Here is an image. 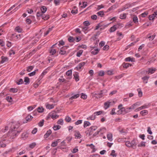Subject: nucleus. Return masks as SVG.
Masks as SVG:
<instances>
[{"label": "nucleus", "mask_w": 157, "mask_h": 157, "mask_svg": "<svg viewBox=\"0 0 157 157\" xmlns=\"http://www.w3.org/2000/svg\"><path fill=\"white\" fill-rule=\"evenodd\" d=\"M11 125L10 128L9 133L11 135L12 138H13L21 132L22 128H19L20 126V124L18 122H12L8 125L9 126H6L5 129L7 131L9 129V127Z\"/></svg>", "instance_id": "1"}, {"label": "nucleus", "mask_w": 157, "mask_h": 157, "mask_svg": "<svg viewBox=\"0 0 157 157\" xmlns=\"http://www.w3.org/2000/svg\"><path fill=\"white\" fill-rule=\"evenodd\" d=\"M97 128L96 126H91L86 131L85 133L87 136H89L92 134L93 131L97 129Z\"/></svg>", "instance_id": "2"}, {"label": "nucleus", "mask_w": 157, "mask_h": 157, "mask_svg": "<svg viewBox=\"0 0 157 157\" xmlns=\"http://www.w3.org/2000/svg\"><path fill=\"white\" fill-rule=\"evenodd\" d=\"M126 145L129 147H132L135 149L136 147V141L135 140H133L131 142L129 141H127L126 142Z\"/></svg>", "instance_id": "3"}, {"label": "nucleus", "mask_w": 157, "mask_h": 157, "mask_svg": "<svg viewBox=\"0 0 157 157\" xmlns=\"http://www.w3.org/2000/svg\"><path fill=\"white\" fill-rule=\"evenodd\" d=\"M107 90H101L100 93H95V94L97 95L95 96L96 98H100L102 97V94L104 93H105L107 92Z\"/></svg>", "instance_id": "4"}, {"label": "nucleus", "mask_w": 157, "mask_h": 157, "mask_svg": "<svg viewBox=\"0 0 157 157\" xmlns=\"http://www.w3.org/2000/svg\"><path fill=\"white\" fill-rule=\"evenodd\" d=\"M68 47L64 46L61 48L59 52V54L61 55H66V51L65 50L67 49Z\"/></svg>", "instance_id": "5"}, {"label": "nucleus", "mask_w": 157, "mask_h": 157, "mask_svg": "<svg viewBox=\"0 0 157 157\" xmlns=\"http://www.w3.org/2000/svg\"><path fill=\"white\" fill-rule=\"evenodd\" d=\"M155 17L157 18V11L155 12L152 15H149V18L150 20H153Z\"/></svg>", "instance_id": "6"}, {"label": "nucleus", "mask_w": 157, "mask_h": 157, "mask_svg": "<svg viewBox=\"0 0 157 157\" xmlns=\"http://www.w3.org/2000/svg\"><path fill=\"white\" fill-rule=\"evenodd\" d=\"M1 61L0 63H3L5 62H7L9 60L8 58L7 57H5L3 56H1Z\"/></svg>", "instance_id": "7"}, {"label": "nucleus", "mask_w": 157, "mask_h": 157, "mask_svg": "<svg viewBox=\"0 0 157 157\" xmlns=\"http://www.w3.org/2000/svg\"><path fill=\"white\" fill-rule=\"evenodd\" d=\"M50 116L53 119H55L58 117L59 116L56 114L55 112L52 113H50Z\"/></svg>", "instance_id": "8"}, {"label": "nucleus", "mask_w": 157, "mask_h": 157, "mask_svg": "<svg viewBox=\"0 0 157 157\" xmlns=\"http://www.w3.org/2000/svg\"><path fill=\"white\" fill-rule=\"evenodd\" d=\"M156 69L155 68L151 67L148 68V74H151L155 71Z\"/></svg>", "instance_id": "9"}, {"label": "nucleus", "mask_w": 157, "mask_h": 157, "mask_svg": "<svg viewBox=\"0 0 157 157\" xmlns=\"http://www.w3.org/2000/svg\"><path fill=\"white\" fill-rule=\"evenodd\" d=\"M85 64V62H81L79 63L78 66L76 67L77 70H78L81 69L82 67L84 66Z\"/></svg>", "instance_id": "10"}, {"label": "nucleus", "mask_w": 157, "mask_h": 157, "mask_svg": "<svg viewBox=\"0 0 157 157\" xmlns=\"http://www.w3.org/2000/svg\"><path fill=\"white\" fill-rule=\"evenodd\" d=\"M33 117L29 115H28V116H27V117H26L25 119L26 121L25 122H23V123H26L27 122H29L33 118Z\"/></svg>", "instance_id": "11"}, {"label": "nucleus", "mask_w": 157, "mask_h": 157, "mask_svg": "<svg viewBox=\"0 0 157 157\" xmlns=\"http://www.w3.org/2000/svg\"><path fill=\"white\" fill-rule=\"evenodd\" d=\"M74 78H75V80L77 82L79 80V76L78 75V73L77 72L75 73L73 75Z\"/></svg>", "instance_id": "12"}, {"label": "nucleus", "mask_w": 157, "mask_h": 157, "mask_svg": "<svg viewBox=\"0 0 157 157\" xmlns=\"http://www.w3.org/2000/svg\"><path fill=\"white\" fill-rule=\"evenodd\" d=\"M149 78V76L146 75L142 77V79L143 80L144 83H147V81Z\"/></svg>", "instance_id": "13"}, {"label": "nucleus", "mask_w": 157, "mask_h": 157, "mask_svg": "<svg viewBox=\"0 0 157 157\" xmlns=\"http://www.w3.org/2000/svg\"><path fill=\"white\" fill-rule=\"evenodd\" d=\"M52 131L50 129L48 130L46 133L44 135V137L45 138H47L52 133Z\"/></svg>", "instance_id": "14"}, {"label": "nucleus", "mask_w": 157, "mask_h": 157, "mask_svg": "<svg viewBox=\"0 0 157 157\" xmlns=\"http://www.w3.org/2000/svg\"><path fill=\"white\" fill-rule=\"evenodd\" d=\"M44 13H42L41 17L42 19H44V20H48L49 18V15H45L44 14Z\"/></svg>", "instance_id": "15"}, {"label": "nucleus", "mask_w": 157, "mask_h": 157, "mask_svg": "<svg viewBox=\"0 0 157 157\" xmlns=\"http://www.w3.org/2000/svg\"><path fill=\"white\" fill-rule=\"evenodd\" d=\"M111 102L109 101H107L104 103V108L105 109H106L109 107L110 104Z\"/></svg>", "instance_id": "16"}, {"label": "nucleus", "mask_w": 157, "mask_h": 157, "mask_svg": "<svg viewBox=\"0 0 157 157\" xmlns=\"http://www.w3.org/2000/svg\"><path fill=\"white\" fill-rule=\"evenodd\" d=\"M135 59L134 58H131L130 57H128L125 59V61L126 62H134Z\"/></svg>", "instance_id": "17"}, {"label": "nucleus", "mask_w": 157, "mask_h": 157, "mask_svg": "<svg viewBox=\"0 0 157 157\" xmlns=\"http://www.w3.org/2000/svg\"><path fill=\"white\" fill-rule=\"evenodd\" d=\"M28 136V134L27 132H23L21 135V137L24 139H25Z\"/></svg>", "instance_id": "18"}, {"label": "nucleus", "mask_w": 157, "mask_h": 157, "mask_svg": "<svg viewBox=\"0 0 157 157\" xmlns=\"http://www.w3.org/2000/svg\"><path fill=\"white\" fill-rule=\"evenodd\" d=\"M60 139H57L56 141L52 142V144L51 146L52 147H55L57 145L58 141L60 140Z\"/></svg>", "instance_id": "19"}, {"label": "nucleus", "mask_w": 157, "mask_h": 157, "mask_svg": "<svg viewBox=\"0 0 157 157\" xmlns=\"http://www.w3.org/2000/svg\"><path fill=\"white\" fill-rule=\"evenodd\" d=\"M148 113V111L147 110H142L140 112V114L143 116L146 115Z\"/></svg>", "instance_id": "20"}, {"label": "nucleus", "mask_w": 157, "mask_h": 157, "mask_svg": "<svg viewBox=\"0 0 157 157\" xmlns=\"http://www.w3.org/2000/svg\"><path fill=\"white\" fill-rule=\"evenodd\" d=\"M47 10V8L45 6H42L41 8V12L42 13H44Z\"/></svg>", "instance_id": "21"}, {"label": "nucleus", "mask_w": 157, "mask_h": 157, "mask_svg": "<svg viewBox=\"0 0 157 157\" xmlns=\"http://www.w3.org/2000/svg\"><path fill=\"white\" fill-rule=\"evenodd\" d=\"M123 25L122 24L118 23L116 25H114V26H115V27L117 29V28H121V27H123Z\"/></svg>", "instance_id": "22"}, {"label": "nucleus", "mask_w": 157, "mask_h": 157, "mask_svg": "<svg viewBox=\"0 0 157 157\" xmlns=\"http://www.w3.org/2000/svg\"><path fill=\"white\" fill-rule=\"evenodd\" d=\"M91 124L88 121H85L84 123L83 127L84 128L87 126L90 125Z\"/></svg>", "instance_id": "23"}, {"label": "nucleus", "mask_w": 157, "mask_h": 157, "mask_svg": "<svg viewBox=\"0 0 157 157\" xmlns=\"http://www.w3.org/2000/svg\"><path fill=\"white\" fill-rule=\"evenodd\" d=\"M155 35H152V36L150 35V34H148L147 37V38L149 39L150 40H151L154 39L155 37Z\"/></svg>", "instance_id": "24"}, {"label": "nucleus", "mask_w": 157, "mask_h": 157, "mask_svg": "<svg viewBox=\"0 0 157 157\" xmlns=\"http://www.w3.org/2000/svg\"><path fill=\"white\" fill-rule=\"evenodd\" d=\"M96 118V116H95L94 114H93L91 116L87 117V120H94Z\"/></svg>", "instance_id": "25"}, {"label": "nucleus", "mask_w": 157, "mask_h": 157, "mask_svg": "<svg viewBox=\"0 0 157 157\" xmlns=\"http://www.w3.org/2000/svg\"><path fill=\"white\" fill-rule=\"evenodd\" d=\"M107 137L108 140L110 141L112 140V135L111 133H109L107 134Z\"/></svg>", "instance_id": "26"}, {"label": "nucleus", "mask_w": 157, "mask_h": 157, "mask_svg": "<svg viewBox=\"0 0 157 157\" xmlns=\"http://www.w3.org/2000/svg\"><path fill=\"white\" fill-rule=\"evenodd\" d=\"M24 82H25V84L27 85L29 83V79L28 77H25L24 78Z\"/></svg>", "instance_id": "27"}, {"label": "nucleus", "mask_w": 157, "mask_h": 157, "mask_svg": "<svg viewBox=\"0 0 157 157\" xmlns=\"http://www.w3.org/2000/svg\"><path fill=\"white\" fill-rule=\"evenodd\" d=\"M79 96V95L78 94H77L73 96H72L70 98V100H73L74 99H76L78 98Z\"/></svg>", "instance_id": "28"}, {"label": "nucleus", "mask_w": 157, "mask_h": 157, "mask_svg": "<svg viewBox=\"0 0 157 157\" xmlns=\"http://www.w3.org/2000/svg\"><path fill=\"white\" fill-rule=\"evenodd\" d=\"M123 64V67L125 68H127L129 66H132V64L129 63H124Z\"/></svg>", "instance_id": "29"}, {"label": "nucleus", "mask_w": 157, "mask_h": 157, "mask_svg": "<svg viewBox=\"0 0 157 157\" xmlns=\"http://www.w3.org/2000/svg\"><path fill=\"white\" fill-rule=\"evenodd\" d=\"M132 20L134 23H136L138 22V19L137 16H134L132 17Z\"/></svg>", "instance_id": "30"}, {"label": "nucleus", "mask_w": 157, "mask_h": 157, "mask_svg": "<svg viewBox=\"0 0 157 157\" xmlns=\"http://www.w3.org/2000/svg\"><path fill=\"white\" fill-rule=\"evenodd\" d=\"M99 49H94L93 51H92V52L91 53L93 55H95L97 54L98 53V52H99Z\"/></svg>", "instance_id": "31"}, {"label": "nucleus", "mask_w": 157, "mask_h": 157, "mask_svg": "<svg viewBox=\"0 0 157 157\" xmlns=\"http://www.w3.org/2000/svg\"><path fill=\"white\" fill-rule=\"evenodd\" d=\"M75 138H77V139L80 138L81 135L78 132H75Z\"/></svg>", "instance_id": "32"}, {"label": "nucleus", "mask_w": 157, "mask_h": 157, "mask_svg": "<svg viewBox=\"0 0 157 157\" xmlns=\"http://www.w3.org/2000/svg\"><path fill=\"white\" fill-rule=\"evenodd\" d=\"M138 93V96L140 97L142 96L143 93L140 88H139L137 90Z\"/></svg>", "instance_id": "33"}, {"label": "nucleus", "mask_w": 157, "mask_h": 157, "mask_svg": "<svg viewBox=\"0 0 157 157\" xmlns=\"http://www.w3.org/2000/svg\"><path fill=\"white\" fill-rule=\"evenodd\" d=\"M97 14L98 16H100L101 17H103L104 15V13L103 11H101L98 12L97 13Z\"/></svg>", "instance_id": "34"}, {"label": "nucleus", "mask_w": 157, "mask_h": 157, "mask_svg": "<svg viewBox=\"0 0 157 157\" xmlns=\"http://www.w3.org/2000/svg\"><path fill=\"white\" fill-rule=\"evenodd\" d=\"M33 68H34V67L33 66H30L28 67H27V71L28 72H30L31 71H32L33 70Z\"/></svg>", "instance_id": "35"}, {"label": "nucleus", "mask_w": 157, "mask_h": 157, "mask_svg": "<svg viewBox=\"0 0 157 157\" xmlns=\"http://www.w3.org/2000/svg\"><path fill=\"white\" fill-rule=\"evenodd\" d=\"M46 107L47 108L49 109H51L53 108L54 107V105L53 104H48L46 105Z\"/></svg>", "instance_id": "36"}, {"label": "nucleus", "mask_w": 157, "mask_h": 157, "mask_svg": "<svg viewBox=\"0 0 157 157\" xmlns=\"http://www.w3.org/2000/svg\"><path fill=\"white\" fill-rule=\"evenodd\" d=\"M44 109L42 107H39L37 108V111L39 113H41L43 112Z\"/></svg>", "instance_id": "37"}, {"label": "nucleus", "mask_w": 157, "mask_h": 157, "mask_svg": "<svg viewBox=\"0 0 157 157\" xmlns=\"http://www.w3.org/2000/svg\"><path fill=\"white\" fill-rule=\"evenodd\" d=\"M116 8V5H114L112 6L111 7L109 8L108 10L107 11H109L112 10H114Z\"/></svg>", "instance_id": "38"}, {"label": "nucleus", "mask_w": 157, "mask_h": 157, "mask_svg": "<svg viewBox=\"0 0 157 157\" xmlns=\"http://www.w3.org/2000/svg\"><path fill=\"white\" fill-rule=\"evenodd\" d=\"M83 51L82 50H80L77 53L76 56H77L79 57L82 54Z\"/></svg>", "instance_id": "39"}, {"label": "nucleus", "mask_w": 157, "mask_h": 157, "mask_svg": "<svg viewBox=\"0 0 157 157\" xmlns=\"http://www.w3.org/2000/svg\"><path fill=\"white\" fill-rule=\"evenodd\" d=\"M18 90L16 88H11L10 90V91L11 92L16 93L17 92Z\"/></svg>", "instance_id": "40"}, {"label": "nucleus", "mask_w": 157, "mask_h": 157, "mask_svg": "<svg viewBox=\"0 0 157 157\" xmlns=\"http://www.w3.org/2000/svg\"><path fill=\"white\" fill-rule=\"evenodd\" d=\"M103 112L102 111H99L95 112L94 114L95 116H96V115H101L103 113Z\"/></svg>", "instance_id": "41"}, {"label": "nucleus", "mask_w": 157, "mask_h": 157, "mask_svg": "<svg viewBox=\"0 0 157 157\" xmlns=\"http://www.w3.org/2000/svg\"><path fill=\"white\" fill-rule=\"evenodd\" d=\"M61 128V126L59 125H54L53 127V128L54 130L56 131L59 129Z\"/></svg>", "instance_id": "42"}, {"label": "nucleus", "mask_w": 157, "mask_h": 157, "mask_svg": "<svg viewBox=\"0 0 157 157\" xmlns=\"http://www.w3.org/2000/svg\"><path fill=\"white\" fill-rule=\"evenodd\" d=\"M126 13H123L120 15V18L121 19H123L126 18Z\"/></svg>", "instance_id": "43"}, {"label": "nucleus", "mask_w": 157, "mask_h": 157, "mask_svg": "<svg viewBox=\"0 0 157 157\" xmlns=\"http://www.w3.org/2000/svg\"><path fill=\"white\" fill-rule=\"evenodd\" d=\"M102 129H104V130H105L106 129L105 128H101L100 129V130L98 131H97L93 135V136L94 137V136H96L97 135H98L99 133L102 130Z\"/></svg>", "instance_id": "44"}, {"label": "nucleus", "mask_w": 157, "mask_h": 157, "mask_svg": "<svg viewBox=\"0 0 157 157\" xmlns=\"http://www.w3.org/2000/svg\"><path fill=\"white\" fill-rule=\"evenodd\" d=\"M16 83L18 85L22 84L23 83V79L22 78H20L18 82H16Z\"/></svg>", "instance_id": "45"}, {"label": "nucleus", "mask_w": 157, "mask_h": 157, "mask_svg": "<svg viewBox=\"0 0 157 157\" xmlns=\"http://www.w3.org/2000/svg\"><path fill=\"white\" fill-rule=\"evenodd\" d=\"M56 52V51L55 49H51L50 51L49 52L52 55H53Z\"/></svg>", "instance_id": "46"}, {"label": "nucleus", "mask_w": 157, "mask_h": 157, "mask_svg": "<svg viewBox=\"0 0 157 157\" xmlns=\"http://www.w3.org/2000/svg\"><path fill=\"white\" fill-rule=\"evenodd\" d=\"M36 145V144L35 143H33L29 145V147L31 148L32 149L35 147Z\"/></svg>", "instance_id": "47"}, {"label": "nucleus", "mask_w": 157, "mask_h": 157, "mask_svg": "<svg viewBox=\"0 0 157 157\" xmlns=\"http://www.w3.org/2000/svg\"><path fill=\"white\" fill-rule=\"evenodd\" d=\"M116 30V29L115 27V26H114L113 25L112 27L110 28L109 29V31L110 33H112L114 32Z\"/></svg>", "instance_id": "48"}, {"label": "nucleus", "mask_w": 157, "mask_h": 157, "mask_svg": "<svg viewBox=\"0 0 157 157\" xmlns=\"http://www.w3.org/2000/svg\"><path fill=\"white\" fill-rule=\"evenodd\" d=\"M57 123L58 124L62 125L63 124V120L62 119H60L58 120Z\"/></svg>", "instance_id": "49"}, {"label": "nucleus", "mask_w": 157, "mask_h": 157, "mask_svg": "<svg viewBox=\"0 0 157 157\" xmlns=\"http://www.w3.org/2000/svg\"><path fill=\"white\" fill-rule=\"evenodd\" d=\"M68 40L70 42H72L75 40L74 38L72 36H70L68 38Z\"/></svg>", "instance_id": "50"}, {"label": "nucleus", "mask_w": 157, "mask_h": 157, "mask_svg": "<svg viewBox=\"0 0 157 157\" xmlns=\"http://www.w3.org/2000/svg\"><path fill=\"white\" fill-rule=\"evenodd\" d=\"M65 120L67 122H69L71 121V119L69 117L67 116L66 117Z\"/></svg>", "instance_id": "51"}, {"label": "nucleus", "mask_w": 157, "mask_h": 157, "mask_svg": "<svg viewBox=\"0 0 157 157\" xmlns=\"http://www.w3.org/2000/svg\"><path fill=\"white\" fill-rule=\"evenodd\" d=\"M6 99L9 102H11L12 101V98L11 97L9 96L6 97Z\"/></svg>", "instance_id": "52"}, {"label": "nucleus", "mask_w": 157, "mask_h": 157, "mask_svg": "<svg viewBox=\"0 0 157 157\" xmlns=\"http://www.w3.org/2000/svg\"><path fill=\"white\" fill-rule=\"evenodd\" d=\"M110 155L113 156V157H116L117 155L115 153V151L114 150H113L112 151Z\"/></svg>", "instance_id": "53"}, {"label": "nucleus", "mask_w": 157, "mask_h": 157, "mask_svg": "<svg viewBox=\"0 0 157 157\" xmlns=\"http://www.w3.org/2000/svg\"><path fill=\"white\" fill-rule=\"evenodd\" d=\"M72 74V71L71 70H68L66 72V75L68 76H70Z\"/></svg>", "instance_id": "54"}, {"label": "nucleus", "mask_w": 157, "mask_h": 157, "mask_svg": "<svg viewBox=\"0 0 157 157\" xmlns=\"http://www.w3.org/2000/svg\"><path fill=\"white\" fill-rule=\"evenodd\" d=\"M145 142H142L140 144H139L138 145V147H145Z\"/></svg>", "instance_id": "55"}, {"label": "nucleus", "mask_w": 157, "mask_h": 157, "mask_svg": "<svg viewBox=\"0 0 157 157\" xmlns=\"http://www.w3.org/2000/svg\"><path fill=\"white\" fill-rule=\"evenodd\" d=\"M44 120H42L41 121H40L38 123V125L40 127H42V126H43V124H44Z\"/></svg>", "instance_id": "56"}, {"label": "nucleus", "mask_w": 157, "mask_h": 157, "mask_svg": "<svg viewBox=\"0 0 157 157\" xmlns=\"http://www.w3.org/2000/svg\"><path fill=\"white\" fill-rule=\"evenodd\" d=\"M147 108V105H143L139 107V109L142 110L144 109H146Z\"/></svg>", "instance_id": "57"}, {"label": "nucleus", "mask_w": 157, "mask_h": 157, "mask_svg": "<svg viewBox=\"0 0 157 157\" xmlns=\"http://www.w3.org/2000/svg\"><path fill=\"white\" fill-rule=\"evenodd\" d=\"M15 29L18 33H21L22 31V29L19 27H17Z\"/></svg>", "instance_id": "58"}, {"label": "nucleus", "mask_w": 157, "mask_h": 157, "mask_svg": "<svg viewBox=\"0 0 157 157\" xmlns=\"http://www.w3.org/2000/svg\"><path fill=\"white\" fill-rule=\"evenodd\" d=\"M104 75V72L103 71H100L98 73V75L100 76H103Z\"/></svg>", "instance_id": "59"}, {"label": "nucleus", "mask_w": 157, "mask_h": 157, "mask_svg": "<svg viewBox=\"0 0 157 157\" xmlns=\"http://www.w3.org/2000/svg\"><path fill=\"white\" fill-rule=\"evenodd\" d=\"M141 74L144 75H146L147 74H148V70H144L141 72Z\"/></svg>", "instance_id": "60"}, {"label": "nucleus", "mask_w": 157, "mask_h": 157, "mask_svg": "<svg viewBox=\"0 0 157 157\" xmlns=\"http://www.w3.org/2000/svg\"><path fill=\"white\" fill-rule=\"evenodd\" d=\"M36 51V50L34 49L31 52L29 53V55L30 56H32L33 54H34Z\"/></svg>", "instance_id": "61"}, {"label": "nucleus", "mask_w": 157, "mask_h": 157, "mask_svg": "<svg viewBox=\"0 0 157 157\" xmlns=\"http://www.w3.org/2000/svg\"><path fill=\"white\" fill-rule=\"evenodd\" d=\"M42 13L40 12H38L36 13V16L38 17H41Z\"/></svg>", "instance_id": "62"}, {"label": "nucleus", "mask_w": 157, "mask_h": 157, "mask_svg": "<svg viewBox=\"0 0 157 157\" xmlns=\"http://www.w3.org/2000/svg\"><path fill=\"white\" fill-rule=\"evenodd\" d=\"M81 98L83 99H86L87 98V96L83 93H82Z\"/></svg>", "instance_id": "63"}, {"label": "nucleus", "mask_w": 157, "mask_h": 157, "mask_svg": "<svg viewBox=\"0 0 157 157\" xmlns=\"http://www.w3.org/2000/svg\"><path fill=\"white\" fill-rule=\"evenodd\" d=\"M36 74L35 71H33L30 73H29L28 74V75L29 76H32Z\"/></svg>", "instance_id": "64"}]
</instances>
